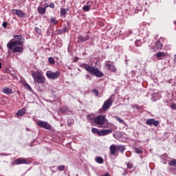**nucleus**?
Instances as JSON below:
<instances>
[{"label":"nucleus","instance_id":"f257e3e1","mask_svg":"<svg viewBox=\"0 0 176 176\" xmlns=\"http://www.w3.org/2000/svg\"><path fill=\"white\" fill-rule=\"evenodd\" d=\"M80 67L81 68H84L85 71H87L91 75H94L96 76V78H102L104 76V73L98 69V68H96L90 65H87L86 63H82Z\"/></svg>","mask_w":176,"mask_h":176},{"label":"nucleus","instance_id":"f03ea898","mask_svg":"<svg viewBox=\"0 0 176 176\" xmlns=\"http://www.w3.org/2000/svg\"><path fill=\"white\" fill-rule=\"evenodd\" d=\"M126 149V146L124 145H115L112 144L109 147L110 155L114 156L115 157H118L119 156V152L123 153Z\"/></svg>","mask_w":176,"mask_h":176},{"label":"nucleus","instance_id":"7ed1b4c3","mask_svg":"<svg viewBox=\"0 0 176 176\" xmlns=\"http://www.w3.org/2000/svg\"><path fill=\"white\" fill-rule=\"evenodd\" d=\"M32 76L33 79L34 80V82L36 83H38L40 85H43L45 82V78L43 75H42V73L39 72H34L32 73Z\"/></svg>","mask_w":176,"mask_h":176},{"label":"nucleus","instance_id":"20e7f679","mask_svg":"<svg viewBox=\"0 0 176 176\" xmlns=\"http://www.w3.org/2000/svg\"><path fill=\"white\" fill-rule=\"evenodd\" d=\"M91 132L93 134H97L99 137H102L105 135H108V134L112 133V130L111 129H102L100 131V129L96 128H92Z\"/></svg>","mask_w":176,"mask_h":176},{"label":"nucleus","instance_id":"39448f33","mask_svg":"<svg viewBox=\"0 0 176 176\" xmlns=\"http://www.w3.org/2000/svg\"><path fill=\"white\" fill-rule=\"evenodd\" d=\"M113 104V99H112V96H110L107 100H106L104 102V104L102 108L100 109V111L102 112H107V111H108V109H109V108L112 107Z\"/></svg>","mask_w":176,"mask_h":176},{"label":"nucleus","instance_id":"423d86ee","mask_svg":"<svg viewBox=\"0 0 176 176\" xmlns=\"http://www.w3.org/2000/svg\"><path fill=\"white\" fill-rule=\"evenodd\" d=\"M46 76L48 79H52V80H55V79H58L60 77V72L56 71L53 72L52 71H47L46 72Z\"/></svg>","mask_w":176,"mask_h":176},{"label":"nucleus","instance_id":"0eeeda50","mask_svg":"<svg viewBox=\"0 0 176 176\" xmlns=\"http://www.w3.org/2000/svg\"><path fill=\"white\" fill-rule=\"evenodd\" d=\"M30 161L26 158H18L11 162L12 166H17L19 164H28Z\"/></svg>","mask_w":176,"mask_h":176},{"label":"nucleus","instance_id":"6e6552de","mask_svg":"<svg viewBox=\"0 0 176 176\" xmlns=\"http://www.w3.org/2000/svg\"><path fill=\"white\" fill-rule=\"evenodd\" d=\"M105 116L100 115L98 117L94 118V123H96V124H98V126H102V124L105 123Z\"/></svg>","mask_w":176,"mask_h":176},{"label":"nucleus","instance_id":"1a4fd4ad","mask_svg":"<svg viewBox=\"0 0 176 176\" xmlns=\"http://www.w3.org/2000/svg\"><path fill=\"white\" fill-rule=\"evenodd\" d=\"M24 45V43L23 41H19L17 40L14 41H10L8 44H7V47L9 49H13L15 46H23Z\"/></svg>","mask_w":176,"mask_h":176},{"label":"nucleus","instance_id":"9d476101","mask_svg":"<svg viewBox=\"0 0 176 176\" xmlns=\"http://www.w3.org/2000/svg\"><path fill=\"white\" fill-rule=\"evenodd\" d=\"M37 126L41 127L42 129H45V130H51L52 126L50 124H48L47 122L40 120L37 122Z\"/></svg>","mask_w":176,"mask_h":176},{"label":"nucleus","instance_id":"9b49d317","mask_svg":"<svg viewBox=\"0 0 176 176\" xmlns=\"http://www.w3.org/2000/svg\"><path fill=\"white\" fill-rule=\"evenodd\" d=\"M109 63H111V60H107L104 63V65L107 67V69H109V71H111V72H118V69H116V67L113 65Z\"/></svg>","mask_w":176,"mask_h":176},{"label":"nucleus","instance_id":"f8f14e48","mask_svg":"<svg viewBox=\"0 0 176 176\" xmlns=\"http://www.w3.org/2000/svg\"><path fill=\"white\" fill-rule=\"evenodd\" d=\"M160 122L157 120H155V119H148L146 121V124H148V126H154L155 127H157L159 126Z\"/></svg>","mask_w":176,"mask_h":176},{"label":"nucleus","instance_id":"ddd939ff","mask_svg":"<svg viewBox=\"0 0 176 176\" xmlns=\"http://www.w3.org/2000/svg\"><path fill=\"white\" fill-rule=\"evenodd\" d=\"M157 60H166L167 58V53L160 52L155 54Z\"/></svg>","mask_w":176,"mask_h":176},{"label":"nucleus","instance_id":"4468645a","mask_svg":"<svg viewBox=\"0 0 176 176\" xmlns=\"http://www.w3.org/2000/svg\"><path fill=\"white\" fill-rule=\"evenodd\" d=\"M89 39H90V36H89V34L86 35L85 37L80 35L78 37L77 42L78 43H82L83 42H86V41H89Z\"/></svg>","mask_w":176,"mask_h":176},{"label":"nucleus","instance_id":"2eb2a0df","mask_svg":"<svg viewBox=\"0 0 176 176\" xmlns=\"http://www.w3.org/2000/svg\"><path fill=\"white\" fill-rule=\"evenodd\" d=\"M56 32H57V35H63V34H65V32H68V27L67 25H64L63 29H58L56 30Z\"/></svg>","mask_w":176,"mask_h":176},{"label":"nucleus","instance_id":"dca6fc26","mask_svg":"<svg viewBox=\"0 0 176 176\" xmlns=\"http://www.w3.org/2000/svg\"><path fill=\"white\" fill-rule=\"evenodd\" d=\"M10 50H12L13 53H23L24 48L20 46H15L12 47V49H10Z\"/></svg>","mask_w":176,"mask_h":176},{"label":"nucleus","instance_id":"f3484780","mask_svg":"<svg viewBox=\"0 0 176 176\" xmlns=\"http://www.w3.org/2000/svg\"><path fill=\"white\" fill-rule=\"evenodd\" d=\"M61 113H64L65 115H71V113H72V111H71V109H69V108H68L66 106L63 107L60 109Z\"/></svg>","mask_w":176,"mask_h":176},{"label":"nucleus","instance_id":"a211bd4d","mask_svg":"<svg viewBox=\"0 0 176 176\" xmlns=\"http://www.w3.org/2000/svg\"><path fill=\"white\" fill-rule=\"evenodd\" d=\"M2 91L4 94H7V96H9V94H13V90L9 87L3 88Z\"/></svg>","mask_w":176,"mask_h":176},{"label":"nucleus","instance_id":"6ab92c4d","mask_svg":"<svg viewBox=\"0 0 176 176\" xmlns=\"http://www.w3.org/2000/svg\"><path fill=\"white\" fill-rule=\"evenodd\" d=\"M37 12L38 14H41V16H43L46 13V10L43 7L38 6L37 8Z\"/></svg>","mask_w":176,"mask_h":176},{"label":"nucleus","instance_id":"aec40b11","mask_svg":"<svg viewBox=\"0 0 176 176\" xmlns=\"http://www.w3.org/2000/svg\"><path fill=\"white\" fill-rule=\"evenodd\" d=\"M16 16L21 17L22 19H25V17H27V14L24 13L21 10H18Z\"/></svg>","mask_w":176,"mask_h":176},{"label":"nucleus","instance_id":"412c9836","mask_svg":"<svg viewBox=\"0 0 176 176\" xmlns=\"http://www.w3.org/2000/svg\"><path fill=\"white\" fill-rule=\"evenodd\" d=\"M25 111H27L25 109V108L21 109L20 110H19L17 111L16 116H23V115H24L25 113Z\"/></svg>","mask_w":176,"mask_h":176},{"label":"nucleus","instance_id":"4be33fe9","mask_svg":"<svg viewBox=\"0 0 176 176\" xmlns=\"http://www.w3.org/2000/svg\"><path fill=\"white\" fill-rule=\"evenodd\" d=\"M50 23L54 24V25H57L58 24V21L54 17L50 18Z\"/></svg>","mask_w":176,"mask_h":176},{"label":"nucleus","instance_id":"5701e85b","mask_svg":"<svg viewBox=\"0 0 176 176\" xmlns=\"http://www.w3.org/2000/svg\"><path fill=\"white\" fill-rule=\"evenodd\" d=\"M133 149L135 153H138V155H142V153H144V151H142L141 148L138 147H134Z\"/></svg>","mask_w":176,"mask_h":176},{"label":"nucleus","instance_id":"b1692460","mask_svg":"<svg viewBox=\"0 0 176 176\" xmlns=\"http://www.w3.org/2000/svg\"><path fill=\"white\" fill-rule=\"evenodd\" d=\"M95 160L96 163H98L99 164H102V163H104V159L102 157H96Z\"/></svg>","mask_w":176,"mask_h":176},{"label":"nucleus","instance_id":"393cba45","mask_svg":"<svg viewBox=\"0 0 176 176\" xmlns=\"http://www.w3.org/2000/svg\"><path fill=\"white\" fill-rule=\"evenodd\" d=\"M155 47L156 49H162V47H163V44L158 40L155 43Z\"/></svg>","mask_w":176,"mask_h":176},{"label":"nucleus","instance_id":"a878e982","mask_svg":"<svg viewBox=\"0 0 176 176\" xmlns=\"http://www.w3.org/2000/svg\"><path fill=\"white\" fill-rule=\"evenodd\" d=\"M168 166H172L173 167H176V160H172L168 162Z\"/></svg>","mask_w":176,"mask_h":176},{"label":"nucleus","instance_id":"bb28decb","mask_svg":"<svg viewBox=\"0 0 176 176\" xmlns=\"http://www.w3.org/2000/svg\"><path fill=\"white\" fill-rule=\"evenodd\" d=\"M91 8V5L84 6L82 7V10H85V12H89Z\"/></svg>","mask_w":176,"mask_h":176},{"label":"nucleus","instance_id":"cd10ccee","mask_svg":"<svg viewBox=\"0 0 176 176\" xmlns=\"http://www.w3.org/2000/svg\"><path fill=\"white\" fill-rule=\"evenodd\" d=\"M67 14V10L65 8H60V16H63V17H65V15Z\"/></svg>","mask_w":176,"mask_h":176},{"label":"nucleus","instance_id":"c85d7f7f","mask_svg":"<svg viewBox=\"0 0 176 176\" xmlns=\"http://www.w3.org/2000/svg\"><path fill=\"white\" fill-rule=\"evenodd\" d=\"M91 93L94 94V96H96V97L97 96H98V94H100V91L97 89H94L91 90Z\"/></svg>","mask_w":176,"mask_h":176},{"label":"nucleus","instance_id":"c756f323","mask_svg":"<svg viewBox=\"0 0 176 176\" xmlns=\"http://www.w3.org/2000/svg\"><path fill=\"white\" fill-rule=\"evenodd\" d=\"M25 87H26L27 90H28V91H34V90L32 89V88L31 87V86L29 85L28 83L25 82L24 84Z\"/></svg>","mask_w":176,"mask_h":176},{"label":"nucleus","instance_id":"7c9ffc66","mask_svg":"<svg viewBox=\"0 0 176 176\" xmlns=\"http://www.w3.org/2000/svg\"><path fill=\"white\" fill-rule=\"evenodd\" d=\"M48 61L50 64H52V65H54V64H56V60H54V58H53V57H50L48 58Z\"/></svg>","mask_w":176,"mask_h":176},{"label":"nucleus","instance_id":"2f4dec72","mask_svg":"<svg viewBox=\"0 0 176 176\" xmlns=\"http://www.w3.org/2000/svg\"><path fill=\"white\" fill-rule=\"evenodd\" d=\"M115 119L122 124H124V120H123L120 117L118 116H115Z\"/></svg>","mask_w":176,"mask_h":176},{"label":"nucleus","instance_id":"473e14b6","mask_svg":"<svg viewBox=\"0 0 176 176\" xmlns=\"http://www.w3.org/2000/svg\"><path fill=\"white\" fill-rule=\"evenodd\" d=\"M14 39H16V41H21V40L23 39V37L20 35H15L14 36Z\"/></svg>","mask_w":176,"mask_h":176},{"label":"nucleus","instance_id":"72a5a7b5","mask_svg":"<svg viewBox=\"0 0 176 176\" xmlns=\"http://www.w3.org/2000/svg\"><path fill=\"white\" fill-rule=\"evenodd\" d=\"M34 31H36V32H37V34L42 35V30H41L39 28H38V27L34 28Z\"/></svg>","mask_w":176,"mask_h":176},{"label":"nucleus","instance_id":"f704fd0d","mask_svg":"<svg viewBox=\"0 0 176 176\" xmlns=\"http://www.w3.org/2000/svg\"><path fill=\"white\" fill-rule=\"evenodd\" d=\"M135 45L137 47H140V46H141L142 45V43L141 42V40H136L135 41Z\"/></svg>","mask_w":176,"mask_h":176},{"label":"nucleus","instance_id":"c9c22d12","mask_svg":"<svg viewBox=\"0 0 176 176\" xmlns=\"http://www.w3.org/2000/svg\"><path fill=\"white\" fill-rule=\"evenodd\" d=\"M58 170L59 171H64L65 170V166L64 165H60L58 166Z\"/></svg>","mask_w":176,"mask_h":176},{"label":"nucleus","instance_id":"e433bc0d","mask_svg":"<svg viewBox=\"0 0 176 176\" xmlns=\"http://www.w3.org/2000/svg\"><path fill=\"white\" fill-rule=\"evenodd\" d=\"M12 14H16V16H17V14L19 13V10L13 9L12 10Z\"/></svg>","mask_w":176,"mask_h":176},{"label":"nucleus","instance_id":"4c0bfd02","mask_svg":"<svg viewBox=\"0 0 176 176\" xmlns=\"http://www.w3.org/2000/svg\"><path fill=\"white\" fill-rule=\"evenodd\" d=\"M50 8H51L52 9H54V8H56V6L54 5V3H50L49 5Z\"/></svg>","mask_w":176,"mask_h":176},{"label":"nucleus","instance_id":"58836bf2","mask_svg":"<svg viewBox=\"0 0 176 176\" xmlns=\"http://www.w3.org/2000/svg\"><path fill=\"white\" fill-rule=\"evenodd\" d=\"M85 78L88 79V80H91V76H90V74H86Z\"/></svg>","mask_w":176,"mask_h":176},{"label":"nucleus","instance_id":"ea45409f","mask_svg":"<svg viewBox=\"0 0 176 176\" xmlns=\"http://www.w3.org/2000/svg\"><path fill=\"white\" fill-rule=\"evenodd\" d=\"M170 108L172 109H175L176 110V105H175V103H171L170 104Z\"/></svg>","mask_w":176,"mask_h":176},{"label":"nucleus","instance_id":"a19ab883","mask_svg":"<svg viewBox=\"0 0 176 176\" xmlns=\"http://www.w3.org/2000/svg\"><path fill=\"white\" fill-rule=\"evenodd\" d=\"M126 166L127 168H133V164L131 163H128Z\"/></svg>","mask_w":176,"mask_h":176},{"label":"nucleus","instance_id":"79ce46f5","mask_svg":"<svg viewBox=\"0 0 176 176\" xmlns=\"http://www.w3.org/2000/svg\"><path fill=\"white\" fill-rule=\"evenodd\" d=\"M47 8H50V6H49V4L47 3H45L44 4L43 8L46 10V9H47Z\"/></svg>","mask_w":176,"mask_h":176},{"label":"nucleus","instance_id":"37998d69","mask_svg":"<svg viewBox=\"0 0 176 176\" xmlns=\"http://www.w3.org/2000/svg\"><path fill=\"white\" fill-rule=\"evenodd\" d=\"M3 28H8V22H3L2 24Z\"/></svg>","mask_w":176,"mask_h":176},{"label":"nucleus","instance_id":"c03bdc74","mask_svg":"<svg viewBox=\"0 0 176 176\" xmlns=\"http://www.w3.org/2000/svg\"><path fill=\"white\" fill-rule=\"evenodd\" d=\"M87 118L89 119V120H94V118H91V116L88 115Z\"/></svg>","mask_w":176,"mask_h":176},{"label":"nucleus","instance_id":"a18cd8bd","mask_svg":"<svg viewBox=\"0 0 176 176\" xmlns=\"http://www.w3.org/2000/svg\"><path fill=\"white\" fill-rule=\"evenodd\" d=\"M90 3H93V1H87V6L90 5Z\"/></svg>","mask_w":176,"mask_h":176},{"label":"nucleus","instance_id":"49530a36","mask_svg":"<svg viewBox=\"0 0 176 176\" xmlns=\"http://www.w3.org/2000/svg\"><path fill=\"white\" fill-rule=\"evenodd\" d=\"M102 176H111L109 173H105L104 175H102Z\"/></svg>","mask_w":176,"mask_h":176},{"label":"nucleus","instance_id":"de8ad7c7","mask_svg":"<svg viewBox=\"0 0 176 176\" xmlns=\"http://www.w3.org/2000/svg\"><path fill=\"white\" fill-rule=\"evenodd\" d=\"M47 35H50V31H49V29L47 31Z\"/></svg>","mask_w":176,"mask_h":176},{"label":"nucleus","instance_id":"09e8293b","mask_svg":"<svg viewBox=\"0 0 176 176\" xmlns=\"http://www.w3.org/2000/svg\"><path fill=\"white\" fill-rule=\"evenodd\" d=\"M173 61H174V63H176V54H175V56H174Z\"/></svg>","mask_w":176,"mask_h":176},{"label":"nucleus","instance_id":"8fccbe9b","mask_svg":"<svg viewBox=\"0 0 176 176\" xmlns=\"http://www.w3.org/2000/svg\"><path fill=\"white\" fill-rule=\"evenodd\" d=\"M69 10V7H67L66 9V12H68Z\"/></svg>","mask_w":176,"mask_h":176},{"label":"nucleus","instance_id":"3c124183","mask_svg":"<svg viewBox=\"0 0 176 176\" xmlns=\"http://www.w3.org/2000/svg\"><path fill=\"white\" fill-rule=\"evenodd\" d=\"M2 68V63L0 62V69Z\"/></svg>","mask_w":176,"mask_h":176},{"label":"nucleus","instance_id":"603ef678","mask_svg":"<svg viewBox=\"0 0 176 176\" xmlns=\"http://www.w3.org/2000/svg\"><path fill=\"white\" fill-rule=\"evenodd\" d=\"M44 2H47V0H44Z\"/></svg>","mask_w":176,"mask_h":176},{"label":"nucleus","instance_id":"864d4df0","mask_svg":"<svg viewBox=\"0 0 176 176\" xmlns=\"http://www.w3.org/2000/svg\"><path fill=\"white\" fill-rule=\"evenodd\" d=\"M103 127L105 128V127H107V126H104Z\"/></svg>","mask_w":176,"mask_h":176}]
</instances>
